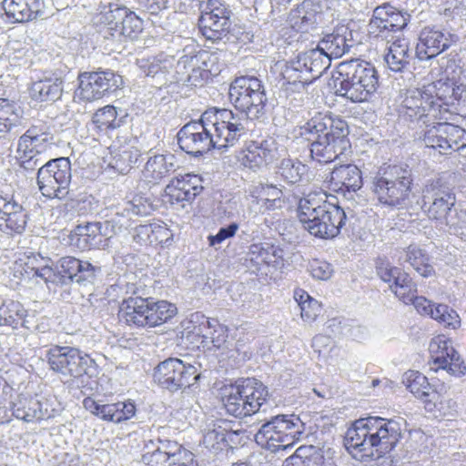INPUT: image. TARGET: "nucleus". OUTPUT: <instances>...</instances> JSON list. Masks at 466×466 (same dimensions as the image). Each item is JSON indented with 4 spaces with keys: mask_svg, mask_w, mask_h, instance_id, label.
Masks as SVG:
<instances>
[{
    "mask_svg": "<svg viewBox=\"0 0 466 466\" xmlns=\"http://www.w3.org/2000/svg\"><path fill=\"white\" fill-rule=\"evenodd\" d=\"M466 93V86L461 82V69L448 72L421 89L410 92L403 100L400 114L413 121L424 116L441 118L442 112H450L458 105Z\"/></svg>",
    "mask_w": 466,
    "mask_h": 466,
    "instance_id": "1",
    "label": "nucleus"
},
{
    "mask_svg": "<svg viewBox=\"0 0 466 466\" xmlns=\"http://www.w3.org/2000/svg\"><path fill=\"white\" fill-rule=\"evenodd\" d=\"M400 439L401 430L398 422L370 416L351 423L346 431L344 445L353 458L365 461L390 453Z\"/></svg>",
    "mask_w": 466,
    "mask_h": 466,
    "instance_id": "2",
    "label": "nucleus"
},
{
    "mask_svg": "<svg viewBox=\"0 0 466 466\" xmlns=\"http://www.w3.org/2000/svg\"><path fill=\"white\" fill-rule=\"evenodd\" d=\"M329 198L326 192H310L299 198L297 208V217L303 228L322 239L337 237L347 220L344 209Z\"/></svg>",
    "mask_w": 466,
    "mask_h": 466,
    "instance_id": "3",
    "label": "nucleus"
},
{
    "mask_svg": "<svg viewBox=\"0 0 466 466\" xmlns=\"http://www.w3.org/2000/svg\"><path fill=\"white\" fill-rule=\"evenodd\" d=\"M268 387L255 378H241L218 389L217 399L228 415L244 419L257 414L268 400Z\"/></svg>",
    "mask_w": 466,
    "mask_h": 466,
    "instance_id": "4",
    "label": "nucleus"
},
{
    "mask_svg": "<svg viewBox=\"0 0 466 466\" xmlns=\"http://www.w3.org/2000/svg\"><path fill=\"white\" fill-rule=\"evenodd\" d=\"M413 177L407 165L383 164L370 177L369 190L380 206L396 208L409 200Z\"/></svg>",
    "mask_w": 466,
    "mask_h": 466,
    "instance_id": "5",
    "label": "nucleus"
},
{
    "mask_svg": "<svg viewBox=\"0 0 466 466\" xmlns=\"http://www.w3.org/2000/svg\"><path fill=\"white\" fill-rule=\"evenodd\" d=\"M338 72L341 80L337 94L354 103L369 101L380 86L378 71L368 61L351 59L341 62Z\"/></svg>",
    "mask_w": 466,
    "mask_h": 466,
    "instance_id": "6",
    "label": "nucleus"
},
{
    "mask_svg": "<svg viewBox=\"0 0 466 466\" xmlns=\"http://www.w3.org/2000/svg\"><path fill=\"white\" fill-rule=\"evenodd\" d=\"M93 23L105 37L136 40L144 29L143 20L125 5L109 4L93 17Z\"/></svg>",
    "mask_w": 466,
    "mask_h": 466,
    "instance_id": "7",
    "label": "nucleus"
},
{
    "mask_svg": "<svg viewBox=\"0 0 466 466\" xmlns=\"http://www.w3.org/2000/svg\"><path fill=\"white\" fill-rule=\"evenodd\" d=\"M232 105L249 118H258L265 112L267 96L262 82L255 76L236 78L229 87Z\"/></svg>",
    "mask_w": 466,
    "mask_h": 466,
    "instance_id": "8",
    "label": "nucleus"
},
{
    "mask_svg": "<svg viewBox=\"0 0 466 466\" xmlns=\"http://www.w3.org/2000/svg\"><path fill=\"white\" fill-rule=\"evenodd\" d=\"M303 432L302 423L294 415H279L262 425L257 439L268 449L278 451L292 447Z\"/></svg>",
    "mask_w": 466,
    "mask_h": 466,
    "instance_id": "9",
    "label": "nucleus"
},
{
    "mask_svg": "<svg viewBox=\"0 0 466 466\" xmlns=\"http://www.w3.org/2000/svg\"><path fill=\"white\" fill-rule=\"evenodd\" d=\"M153 379L161 388L177 391L196 385L201 379V371L178 358H168L154 369Z\"/></svg>",
    "mask_w": 466,
    "mask_h": 466,
    "instance_id": "10",
    "label": "nucleus"
},
{
    "mask_svg": "<svg viewBox=\"0 0 466 466\" xmlns=\"http://www.w3.org/2000/svg\"><path fill=\"white\" fill-rule=\"evenodd\" d=\"M46 357L53 371L73 379L89 375L90 370L96 366L89 354L75 347L55 345L47 350Z\"/></svg>",
    "mask_w": 466,
    "mask_h": 466,
    "instance_id": "11",
    "label": "nucleus"
},
{
    "mask_svg": "<svg viewBox=\"0 0 466 466\" xmlns=\"http://www.w3.org/2000/svg\"><path fill=\"white\" fill-rule=\"evenodd\" d=\"M232 11L222 0H207L198 19V28L208 40L218 41L231 30Z\"/></svg>",
    "mask_w": 466,
    "mask_h": 466,
    "instance_id": "12",
    "label": "nucleus"
},
{
    "mask_svg": "<svg viewBox=\"0 0 466 466\" xmlns=\"http://www.w3.org/2000/svg\"><path fill=\"white\" fill-rule=\"evenodd\" d=\"M204 122L210 128L217 147H228L235 144L244 133L245 127L238 115L229 109H208L204 113Z\"/></svg>",
    "mask_w": 466,
    "mask_h": 466,
    "instance_id": "13",
    "label": "nucleus"
},
{
    "mask_svg": "<svg viewBox=\"0 0 466 466\" xmlns=\"http://www.w3.org/2000/svg\"><path fill=\"white\" fill-rule=\"evenodd\" d=\"M37 185L47 198H61L67 193L71 180V165L67 158L49 160L37 172Z\"/></svg>",
    "mask_w": 466,
    "mask_h": 466,
    "instance_id": "14",
    "label": "nucleus"
},
{
    "mask_svg": "<svg viewBox=\"0 0 466 466\" xmlns=\"http://www.w3.org/2000/svg\"><path fill=\"white\" fill-rule=\"evenodd\" d=\"M142 461L147 466H198L191 451L170 440H160L154 451L143 454Z\"/></svg>",
    "mask_w": 466,
    "mask_h": 466,
    "instance_id": "15",
    "label": "nucleus"
},
{
    "mask_svg": "<svg viewBox=\"0 0 466 466\" xmlns=\"http://www.w3.org/2000/svg\"><path fill=\"white\" fill-rule=\"evenodd\" d=\"M429 353L431 369L435 371L445 370L454 376H462L466 373V365L453 348L451 339L444 334L433 337L429 345Z\"/></svg>",
    "mask_w": 466,
    "mask_h": 466,
    "instance_id": "16",
    "label": "nucleus"
},
{
    "mask_svg": "<svg viewBox=\"0 0 466 466\" xmlns=\"http://www.w3.org/2000/svg\"><path fill=\"white\" fill-rule=\"evenodd\" d=\"M300 135L306 140L313 139H349V127L338 116L318 113L300 128Z\"/></svg>",
    "mask_w": 466,
    "mask_h": 466,
    "instance_id": "17",
    "label": "nucleus"
},
{
    "mask_svg": "<svg viewBox=\"0 0 466 466\" xmlns=\"http://www.w3.org/2000/svg\"><path fill=\"white\" fill-rule=\"evenodd\" d=\"M455 204V195L441 178L431 180L422 191V210L431 220H443Z\"/></svg>",
    "mask_w": 466,
    "mask_h": 466,
    "instance_id": "18",
    "label": "nucleus"
},
{
    "mask_svg": "<svg viewBox=\"0 0 466 466\" xmlns=\"http://www.w3.org/2000/svg\"><path fill=\"white\" fill-rule=\"evenodd\" d=\"M179 147L193 156H200L217 147L210 128L204 122V114L199 120L186 124L177 133Z\"/></svg>",
    "mask_w": 466,
    "mask_h": 466,
    "instance_id": "19",
    "label": "nucleus"
},
{
    "mask_svg": "<svg viewBox=\"0 0 466 466\" xmlns=\"http://www.w3.org/2000/svg\"><path fill=\"white\" fill-rule=\"evenodd\" d=\"M53 140L49 125L46 121L38 120L19 137L18 156L24 162L31 161L48 150Z\"/></svg>",
    "mask_w": 466,
    "mask_h": 466,
    "instance_id": "20",
    "label": "nucleus"
},
{
    "mask_svg": "<svg viewBox=\"0 0 466 466\" xmlns=\"http://www.w3.org/2000/svg\"><path fill=\"white\" fill-rule=\"evenodd\" d=\"M188 65L191 68L188 81L195 86H202L221 73L224 62L221 53L201 49L190 57Z\"/></svg>",
    "mask_w": 466,
    "mask_h": 466,
    "instance_id": "21",
    "label": "nucleus"
},
{
    "mask_svg": "<svg viewBox=\"0 0 466 466\" xmlns=\"http://www.w3.org/2000/svg\"><path fill=\"white\" fill-rule=\"evenodd\" d=\"M376 268L378 276L390 284V290L400 300L409 305L414 299L417 284L408 272L384 261H380Z\"/></svg>",
    "mask_w": 466,
    "mask_h": 466,
    "instance_id": "22",
    "label": "nucleus"
},
{
    "mask_svg": "<svg viewBox=\"0 0 466 466\" xmlns=\"http://www.w3.org/2000/svg\"><path fill=\"white\" fill-rule=\"evenodd\" d=\"M13 274L24 280H40L48 283L56 273L50 265L49 258L36 253H24L14 262Z\"/></svg>",
    "mask_w": 466,
    "mask_h": 466,
    "instance_id": "23",
    "label": "nucleus"
},
{
    "mask_svg": "<svg viewBox=\"0 0 466 466\" xmlns=\"http://www.w3.org/2000/svg\"><path fill=\"white\" fill-rule=\"evenodd\" d=\"M204 189L203 179L195 174L172 177L164 190V198L170 205L191 203Z\"/></svg>",
    "mask_w": 466,
    "mask_h": 466,
    "instance_id": "24",
    "label": "nucleus"
},
{
    "mask_svg": "<svg viewBox=\"0 0 466 466\" xmlns=\"http://www.w3.org/2000/svg\"><path fill=\"white\" fill-rule=\"evenodd\" d=\"M276 153L267 140L246 141L236 153L237 164L251 171H259L274 162Z\"/></svg>",
    "mask_w": 466,
    "mask_h": 466,
    "instance_id": "25",
    "label": "nucleus"
},
{
    "mask_svg": "<svg viewBox=\"0 0 466 466\" xmlns=\"http://www.w3.org/2000/svg\"><path fill=\"white\" fill-rule=\"evenodd\" d=\"M110 166L120 174H127L142 160L138 142L134 138L117 137L109 147Z\"/></svg>",
    "mask_w": 466,
    "mask_h": 466,
    "instance_id": "26",
    "label": "nucleus"
},
{
    "mask_svg": "<svg viewBox=\"0 0 466 466\" xmlns=\"http://www.w3.org/2000/svg\"><path fill=\"white\" fill-rule=\"evenodd\" d=\"M274 73L278 83L287 93H299L314 81V76L303 67L298 57L288 62H278Z\"/></svg>",
    "mask_w": 466,
    "mask_h": 466,
    "instance_id": "27",
    "label": "nucleus"
},
{
    "mask_svg": "<svg viewBox=\"0 0 466 466\" xmlns=\"http://www.w3.org/2000/svg\"><path fill=\"white\" fill-rule=\"evenodd\" d=\"M401 382L410 393L423 402L426 410L433 411L442 404L441 394L432 389L428 378L419 370L405 371Z\"/></svg>",
    "mask_w": 466,
    "mask_h": 466,
    "instance_id": "28",
    "label": "nucleus"
},
{
    "mask_svg": "<svg viewBox=\"0 0 466 466\" xmlns=\"http://www.w3.org/2000/svg\"><path fill=\"white\" fill-rule=\"evenodd\" d=\"M408 19L396 7L384 4L376 7L370 21V32L376 36H387L406 27Z\"/></svg>",
    "mask_w": 466,
    "mask_h": 466,
    "instance_id": "29",
    "label": "nucleus"
},
{
    "mask_svg": "<svg viewBox=\"0 0 466 466\" xmlns=\"http://www.w3.org/2000/svg\"><path fill=\"white\" fill-rule=\"evenodd\" d=\"M124 122L116 106L106 105L94 111L87 129L93 140L99 141L103 137H109L114 131L123 126Z\"/></svg>",
    "mask_w": 466,
    "mask_h": 466,
    "instance_id": "30",
    "label": "nucleus"
},
{
    "mask_svg": "<svg viewBox=\"0 0 466 466\" xmlns=\"http://www.w3.org/2000/svg\"><path fill=\"white\" fill-rule=\"evenodd\" d=\"M2 9L7 21L25 24L42 17L46 13L45 0H3Z\"/></svg>",
    "mask_w": 466,
    "mask_h": 466,
    "instance_id": "31",
    "label": "nucleus"
},
{
    "mask_svg": "<svg viewBox=\"0 0 466 466\" xmlns=\"http://www.w3.org/2000/svg\"><path fill=\"white\" fill-rule=\"evenodd\" d=\"M84 408L94 416L104 421L120 423L131 419L136 413V407L131 402L117 401L114 403L99 404L92 397L83 400Z\"/></svg>",
    "mask_w": 466,
    "mask_h": 466,
    "instance_id": "32",
    "label": "nucleus"
},
{
    "mask_svg": "<svg viewBox=\"0 0 466 466\" xmlns=\"http://www.w3.org/2000/svg\"><path fill=\"white\" fill-rule=\"evenodd\" d=\"M328 188L345 196L355 193L363 186L362 172L355 165L348 164L335 167L327 180Z\"/></svg>",
    "mask_w": 466,
    "mask_h": 466,
    "instance_id": "33",
    "label": "nucleus"
},
{
    "mask_svg": "<svg viewBox=\"0 0 466 466\" xmlns=\"http://www.w3.org/2000/svg\"><path fill=\"white\" fill-rule=\"evenodd\" d=\"M27 223V213L14 196L0 194V230L20 234Z\"/></svg>",
    "mask_w": 466,
    "mask_h": 466,
    "instance_id": "34",
    "label": "nucleus"
},
{
    "mask_svg": "<svg viewBox=\"0 0 466 466\" xmlns=\"http://www.w3.org/2000/svg\"><path fill=\"white\" fill-rule=\"evenodd\" d=\"M147 302V297L137 293L124 298L117 307L118 322L131 329H145Z\"/></svg>",
    "mask_w": 466,
    "mask_h": 466,
    "instance_id": "35",
    "label": "nucleus"
},
{
    "mask_svg": "<svg viewBox=\"0 0 466 466\" xmlns=\"http://www.w3.org/2000/svg\"><path fill=\"white\" fill-rule=\"evenodd\" d=\"M319 6L310 0H304L291 9L287 18V27L295 34H307L315 29L319 17Z\"/></svg>",
    "mask_w": 466,
    "mask_h": 466,
    "instance_id": "36",
    "label": "nucleus"
},
{
    "mask_svg": "<svg viewBox=\"0 0 466 466\" xmlns=\"http://www.w3.org/2000/svg\"><path fill=\"white\" fill-rule=\"evenodd\" d=\"M450 46L449 37L441 30L427 26L420 34L416 54L420 60H429L448 49Z\"/></svg>",
    "mask_w": 466,
    "mask_h": 466,
    "instance_id": "37",
    "label": "nucleus"
},
{
    "mask_svg": "<svg viewBox=\"0 0 466 466\" xmlns=\"http://www.w3.org/2000/svg\"><path fill=\"white\" fill-rule=\"evenodd\" d=\"M96 268L88 261L73 256L61 258L57 262V274L62 283H82L95 277Z\"/></svg>",
    "mask_w": 466,
    "mask_h": 466,
    "instance_id": "38",
    "label": "nucleus"
},
{
    "mask_svg": "<svg viewBox=\"0 0 466 466\" xmlns=\"http://www.w3.org/2000/svg\"><path fill=\"white\" fill-rule=\"evenodd\" d=\"M102 225L87 222L76 226L68 236L69 245L79 250H89L102 242Z\"/></svg>",
    "mask_w": 466,
    "mask_h": 466,
    "instance_id": "39",
    "label": "nucleus"
},
{
    "mask_svg": "<svg viewBox=\"0 0 466 466\" xmlns=\"http://www.w3.org/2000/svg\"><path fill=\"white\" fill-rule=\"evenodd\" d=\"M145 329H154L170 322L177 314V307L167 299L147 297Z\"/></svg>",
    "mask_w": 466,
    "mask_h": 466,
    "instance_id": "40",
    "label": "nucleus"
},
{
    "mask_svg": "<svg viewBox=\"0 0 466 466\" xmlns=\"http://www.w3.org/2000/svg\"><path fill=\"white\" fill-rule=\"evenodd\" d=\"M310 154L319 163H331L350 147L349 139H313L310 140Z\"/></svg>",
    "mask_w": 466,
    "mask_h": 466,
    "instance_id": "41",
    "label": "nucleus"
},
{
    "mask_svg": "<svg viewBox=\"0 0 466 466\" xmlns=\"http://www.w3.org/2000/svg\"><path fill=\"white\" fill-rule=\"evenodd\" d=\"M28 310L18 300L0 299V328L18 330L26 328Z\"/></svg>",
    "mask_w": 466,
    "mask_h": 466,
    "instance_id": "42",
    "label": "nucleus"
},
{
    "mask_svg": "<svg viewBox=\"0 0 466 466\" xmlns=\"http://www.w3.org/2000/svg\"><path fill=\"white\" fill-rule=\"evenodd\" d=\"M404 261L423 279L434 278L437 275L430 254L417 244H410L403 248Z\"/></svg>",
    "mask_w": 466,
    "mask_h": 466,
    "instance_id": "43",
    "label": "nucleus"
},
{
    "mask_svg": "<svg viewBox=\"0 0 466 466\" xmlns=\"http://www.w3.org/2000/svg\"><path fill=\"white\" fill-rule=\"evenodd\" d=\"M98 79L95 71L79 73L77 86L74 91V100L78 103H91L102 99Z\"/></svg>",
    "mask_w": 466,
    "mask_h": 466,
    "instance_id": "44",
    "label": "nucleus"
},
{
    "mask_svg": "<svg viewBox=\"0 0 466 466\" xmlns=\"http://www.w3.org/2000/svg\"><path fill=\"white\" fill-rule=\"evenodd\" d=\"M251 195L256 198L257 204L267 211L280 209L287 204L283 191L271 184H260L255 187Z\"/></svg>",
    "mask_w": 466,
    "mask_h": 466,
    "instance_id": "45",
    "label": "nucleus"
},
{
    "mask_svg": "<svg viewBox=\"0 0 466 466\" xmlns=\"http://www.w3.org/2000/svg\"><path fill=\"white\" fill-rule=\"evenodd\" d=\"M63 93V80L60 78H46L35 81L30 88L33 100L38 102L56 101Z\"/></svg>",
    "mask_w": 466,
    "mask_h": 466,
    "instance_id": "46",
    "label": "nucleus"
},
{
    "mask_svg": "<svg viewBox=\"0 0 466 466\" xmlns=\"http://www.w3.org/2000/svg\"><path fill=\"white\" fill-rule=\"evenodd\" d=\"M297 57L311 76H314V81L328 69L331 60L318 46Z\"/></svg>",
    "mask_w": 466,
    "mask_h": 466,
    "instance_id": "47",
    "label": "nucleus"
},
{
    "mask_svg": "<svg viewBox=\"0 0 466 466\" xmlns=\"http://www.w3.org/2000/svg\"><path fill=\"white\" fill-rule=\"evenodd\" d=\"M346 29L338 27L332 33L326 35L318 46L330 59L341 57L350 49L345 36Z\"/></svg>",
    "mask_w": 466,
    "mask_h": 466,
    "instance_id": "48",
    "label": "nucleus"
},
{
    "mask_svg": "<svg viewBox=\"0 0 466 466\" xmlns=\"http://www.w3.org/2000/svg\"><path fill=\"white\" fill-rule=\"evenodd\" d=\"M441 122L428 125L423 130L420 139L425 147L434 156L449 158L444 136L441 134Z\"/></svg>",
    "mask_w": 466,
    "mask_h": 466,
    "instance_id": "49",
    "label": "nucleus"
},
{
    "mask_svg": "<svg viewBox=\"0 0 466 466\" xmlns=\"http://www.w3.org/2000/svg\"><path fill=\"white\" fill-rule=\"evenodd\" d=\"M293 297L300 309V317L304 321L312 323L322 315V304L303 289H296Z\"/></svg>",
    "mask_w": 466,
    "mask_h": 466,
    "instance_id": "50",
    "label": "nucleus"
},
{
    "mask_svg": "<svg viewBox=\"0 0 466 466\" xmlns=\"http://www.w3.org/2000/svg\"><path fill=\"white\" fill-rule=\"evenodd\" d=\"M409 41L404 37H399L390 46L385 61L390 70L400 72L409 63Z\"/></svg>",
    "mask_w": 466,
    "mask_h": 466,
    "instance_id": "51",
    "label": "nucleus"
},
{
    "mask_svg": "<svg viewBox=\"0 0 466 466\" xmlns=\"http://www.w3.org/2000/svg\"><path fill=\"white\" fill-rule=\"evenodd\" d=\"M449 158L466 148V130L459 125L441 122Z\"/></svg>",
    "mask_w": 466,
    "mask_h": 466,
    "instance_id": "52",
    "label": "nucleus"
},
{
    "mask_svg": "<svg viewBox=\"0 0 466 466\" xmlns=\"http://www.w3.org/2000/svg\"><path fill=\"white\" fill-rule=\"evenodd\" d=\"M43 404L35 398H25L19 401L14 412L17 419L27 422L41 420L51 416L46 408L44 410Z\"/></svg>",
    "mask_w": 466,
    "mask_h": 466,
    "instance_id": "53",
    "label": "nucleus"
},
{
    "mask_svg": "<svg viewBox=\"0 0 466 466\" xmlns=\"http://www.w3.org/2000/svg\"><path fill=\"white\" fill-rule=\"evenodd\" d=\"M166 157L155 155L147 161L142 176L144 180L149 184H157L168 174Z\"/></svg>",
    "mask_w": 466,
    "mask_h": 466,
    "instance_id": "54",
    "label": "nucleus"
},
{
    "mask_svg": "<svg viewBox=\"0 0 466 466\" xmlns=\"http://www.w3.org/2000/svg\"><path fill=\"white\" fill-rule=\"evenodd\" d=\"M98 79L99 88L102 91V97L108 96L124 86V79L121 75L111 70L95 71Z\"/></svg>",
    "mask_w": 466,
    "mask_h": 466,
    "instance_id": "55",
    "label": "nucleus"
},
{
    "mask_svg": "<svg viewBox=\"0 0 466 466\" xmlns=\"http://www.w3.org/2000/svg\"><path fill=\"white\" fill-rule=\"evenodd\" d=\"M307 172L306 165L299 161L285 158L279 167V174L289 184L299 182Z\"/></svg>",
    "mask_w": 466,
    "mask_h": 466,
    "instance_id": "56",
    "label": "nucleus"
},
{
    "mask_svg": "<svg viewBox=\"0 0 466 466\" xmlns=\"http://www.w3.org/2000/svg\"><path fill=\"white\" fill-rule=\"evenodd\" d=\"M18 120L19 114L15 106L6 99L0 98V133L8 132Z\"/></svg>",
    "mask_w": 466,
    "mask_h": 466,
    "instance_id": "57",
    "label": "nucleus"
},
{
    "mask_svg": "<svg viewBox=\"0 0 466 466\" xmlns=\"http://www.w3.org/2000/svg\"><path fill=\"white\" fill-rule=\"evenodd\" d=\"M432 315L431 319L445 327L457 329L461 325V319L457 312L445 304H437Z\"/></svg>",
    "mask_w": 466,
    "mask_h": 466,
    "instance_id": "58",
    "label": "nucleus"
},
{
    "mask_svg": "<svg viewBox=\"0 0 466 466\" xmlns=\"http://www.w3.org/2000/svg\"><path fill=\"white\" fill-rule=\"evenodd\" d=\"M152 233H150V246L157 247L172 240L173 234L167 225L163 221L150 223Z\"/></svg>",
    "mask_w": 466,
    "mask_h": 466,
    "instance_id": "59",
    "label": "nucleus"
},
{
    "mask_svg": "<svg viewBox=\"0 0 466 466\" xmlns=\"http://www.w3.org/2000/svg\"><path fill=\"white\" fill-rule=\"evenodd\" d=\"M309 271L314 279L320 280L329 279L332 274L330 264L318 258H313L309 261Z\"/></svg>",
    "mask_w": 466,
    "mask_h": 466,
    "instance_id": "60",
    "label": "nucleus"
},
{
    "mask_svg": "<svg viewBox=\"0 0 466 466\" xmlns=\"http://www.w3.org/2000/svg\"><path fill=\"white\" fill-rule=\"evenodd\" d=\"M238 224L233 222L226 228H221L216 235H209L208 237L209 246L214 247L228 238H233L238 230Z\"/></svg>",
    "mask_w": 466,
    "mask_h": 466,
    "instance_id": "61",
    "label": "nucleus"
},
{
    "mask_svg": "<svg viewBox=\"0 0 466 466\" xmlns=\"http://www.w3.org/2000/svg\"><path fill=\"white\" fill-rule=\"evenodd\" d=\"M410 304H412L416 310L423 316H429L431 318L433 316L434 312V307L436 306L433 304L430 299L423 296H417V294L414 297V299L410 301Z\"/></svg>",
    "mask_w": 466,
    "mask_h": 466,
    "instance_id": "62",
    "label": "nucleus"
},
{
    "mask_svg": "<svg viewBox=\"0 0 466 466\" xmlns=\"http://www.w3.org/2000/svg\"><path fill=\"white\" fill-rule=\"evenodd\" d=\"M150 233H152L150 223L139 225L134 228L133 239L140 246H150Z\"/></svg>",
    "mask_w": 466,
    "mask_h": 466,
    "instance_id": "63",
    "label": "nucleus"
},
{
    "mask_svg": "<svg viewBox=\"0 0 466 466\" xmlns=\"http://www.w3.org/2000/svg\"><path fill=\"white\" fill-rule=\"evenodd\" d=\"M205 3L204 0H178L177 9L182 14H190L197 7L200 11Z\"/></svg>",
    "mask_w": 466,
    "mask_h": 466,
    "instance_id": "64",
    "label": "nucleus"
}]
</instances>
